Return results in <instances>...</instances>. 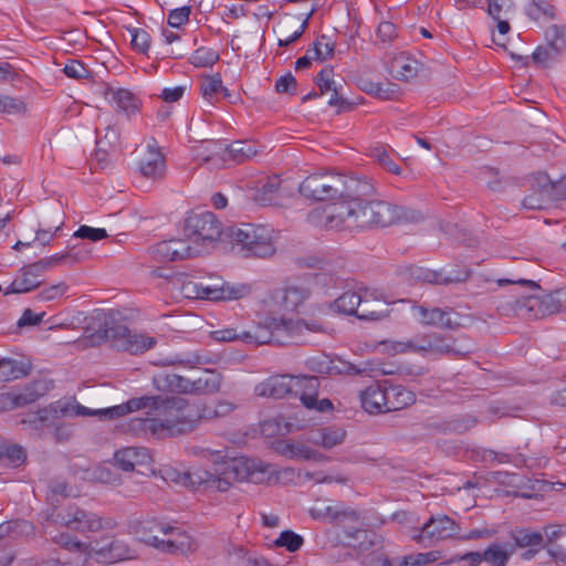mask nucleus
<instances>
[{
	"mask_svg": "<svg viewBox=\"0 0 566 566\" xmlns=\"http://www.w3.org/2000/svg\"><path fill=\"white\" fill-rule=\"evenodd\" d=\"M137 410H146V415L153 416L161 439L192 432L203 417L186 399L176 396H143L109 409L114 415H128Z\"/></svg>",
	"mask_w": 566,
	"mask_h": 566,
	"instance_id": "obj_1",
	"label": "nucleus"
},
{
	"mask_svg": "<svg viewBox=\"0 0 566 566\" xmlns=\"http://www.w3.org/2000/svg\"><path fill=\"white\" fill-rule=\"evenodd\" d=\"M273 473V465L269 463L258 459L241 458L224 461L212 470L199 468L186 472L182 482L193 489L226 492L235 481L264 483L271 480Z\"/></svg>",
	"mask_w": 566,
	"mask_h": 566,
	"instance_id": "obj_2",
	"label": "nucleus"
},
{
	"mask_svg": "<svg viewBox=\"0 0 566 566\" xmlns=\"http://www.w3.org/2000/svg\"><path fill=\"white\" fill-rule=\"evenodd\" d=\"M306 332L323 333L325 327L318 321L269 317L263 324H259L250 331L239 333L235 328H224L213 332V337L219 342L241 340L252 345H287L306 343L307 340L304 338Z\"/></svg>",
	"mask_w": 566,
	"mask_h": 566,
	"instance_id": "obj_3",
	"label": "nucleus"
},
{
	"mask_svg": "<svg viewBox=\"0 0 566 566\" xmlns=\"http://www.w3.org/2000/svg\"><path fill=\"white\" fill-rule=\"evenodd\" d=\"M356 230L389 227L415 219V211L382 200L352 201Z\"/></svg>",
	"mask_w": 566,
	"mask_h": 566,
	"instance_id": "obj_4",
	"label": "nucleus"
},
{
	"mask_svg": "<svg viewBox=\"0 0 566 566\" xmlns=\"http://www.w3.org/2000/svg\"><path fill=\"white\" fill-rule=\"evenodd\" d=\"M154 387L159 391L178 394L208 395L217 392L221 377L212 370H203L196 379H188L170 371H161L153 378Z\"/></svg>",
	"mask_w": 566,
	"mask_h": 566,
	"instance_id": "obj_5",
	"label": "nucleus"
},
{
	"mask_svg": "<svg viewBox=\"0 0 566 566\" xmlns=\"http://www.w3.org/2000/svg\"><path fill=\"white\" fill-rule=\"evenodd\" d=\"M229 237L241 247L244 256L268 258L275 252L273 229L269 226L241 223L229 229Z\"/></svg>",
	"mask_w": 566,
	"mask_h": 566,
	"instance_id": "obj_6",
	"label": "nucleus"
},
{
	"mask_svg": "<svg viewBox=\"0 0 566 566\" xmlns=\"http://www.w3.org/2000/svg\"><path fill=\"white\" fill-rule=\"evenodd\" d=\"M517 315L527 318H539L566 310V290H558L549 294L523 295L515 301Z\"/></svg>",
	"mask_w": 566,
	"mask_h": 566,
	"instance_id": "obj_7",
	"label": "nucleus"
},
{
	"mask_svg": "<svg viewBox=\"0 0 566 566\" xmlns=\"http://www.w3.org/2000/svg\"><path fill=\"white\" fill-rule=\"evenodd\" d=\"M307 221L326 230H356L352 201H344L315 208L310 211Z\"/></svg>",
	"mask_w": 566,
	"mask_h": 566,
	"instance_id": "obj_8",
	"label": "nucleus"
},
{
	"mask_svg": "<svg viewBox=\"0 0 566 566\" xmlns=\"http://www.w3.org/2000/svg\"><path fill=\"white\" fill-rule=\"evenodd\" d=\"M150 532H159L167 538H159L157 534H146L140 537L145 544L153 546L161 552L170 554H185L191 549L190 537L172 526H165L161 523H151Z\"/></svg>",
	"mask_w": 566,
	"mask_h": 566,
	"instance_id": "obj_9",
	"label": "nucleus"
},
{
	"mask_svg": "<svg viewBox=\"0 0 566 566\" xmlns=\"http://www.w3.org/2000/svg\"><path fill=\"white\" fill-rule=\"evenodd\" d=\"M184 231L189 241L200 244L217 241L222 232L220 221L210 211L190 214L185 221Z\"/></svg>",
	"mask_w": 566,
	"mask_h": 566,
	"instance_id": "obj_10",
	"label": "nucleus"
},
{
	"mask_svg": "<svg viewBox=\"0 0 566 566\" xmlns=\"http://www.w3.org/2000/svg\"><path fill=\"white\" fill-rule=\"evenodd\" d=\"M104 337L113 348L134 355L144 353L156 344L153 337L133 333L127 326L122 324L106 325Z\"/></svg>",
	"mask_w": 566,
	"mask_h": 566,
	"instance_id": "obj_11",
	"label": "nucleus"
},
{
	"mask_svg": "<svg viewBox=\"0 0 566 566\" xmlns=\"http://www.w3.org/2000/svg\"><path fill=\"white\" fill-rule=\"evenodd\" d=\"M459 525L446 514L431 516L420 528H415L411 538L423 546H430L458 535Z\"/></svg>",
	"mask_w": 566,
	"mask_h": 566,
	"instance_id": "obj_12",
	"label": "nucleus"
},
{
	"mask_svg": "<svg viewBox=\"0 0 566 566\" xmlns=\"http://www.w3.org/2000/svg\"><path fill=\"white\" fill-rule=\"evenodd\" d=\"M339 174H314L306 177L298 187L300 193L307 199L323 201L338 199Z\"/></svg>",
	"mask_w": 566,
	"mask_h": 566,
	"instance_id": "obj_13",
	"label": "nucleus"
},
{
	"mask_svg": "<svg viewBox=\"0 0 566 566\" xmlns=\"http://www.w3.org/2000/svg\"><path fill=\"white\" fill-rule=\"evenodd\" d=\"M306 376L275 375L255 386V394L260 397L282 399L294 394L300 396L303 385L298 382L301 378Z\"/></svg>",
	"mask_w": 566,
	"mask_h": 566,
	"instance_id": "obj_14",
	"label": "nucleus"
},
{
	"mask_svg": "<svg viewBox=\"0 0 566 566\" xmlns=\"http://www.w3.org/2000/svg\"><path fill=\"white\" fill-rule=\"evenodd\" d=\"M209 146L210 153L205 157V161L207 163L220 159L223 163L227 160H233L237 164H241L256 155V150L253 145L242 140H235L230 145L222 142H211Z\"/></svg>",
	"mask_w": 566,
	"mask_h": 566,
	"instance_id": "obj_15",
	"label": "nucleus"
},
{
	"mask_svg": "<svg viewBox=\"0 0 566 566\" xmlns=\"http://www.w3.org/2000/svg\"><path fill=\"white\" fill-rule=\"evenodd\" d=\"M403 274L406 279L410 282L440 285L461 283L467 281V279L469 277L468 271H459L454 275H446L442 271H434L418 265L408 266Z\"/></svg>",
	"mask_w": 566,
	"mask_h": 566,
	"instance_id": "obj_16",
	"label": "nucleus"
},
{
	"mask_svg": "<svg viewBox=\"0 0 566 566\" xmlns=\"http://www.w3.org/2000/svg\"><path fill=\"white\" fill-rule=\"evenodd\" d=\"M413 347L415 353L422 356L463 355V353L455 349L452 344L447 343L446 338L438 333L416 336V345Z\"/></svg>",
	"mask_w": 566,
	"mask_h": 566,
	"instance_id": "obj_17",
	"label": "nucleus"
},
{
	"mask_svg": "<svg viewBox=\"0 0 566 566\" xmlns=\"http://www.w3.org/2000/svg\"><path fill=\"white\" fill-rule=\"evenodd\" d=\"M339 182L338 199L344 201H360L374 191L373 185L364 178L339 174Z\"/></svg>",
	"mask_w": 566,
	"mask_h": 566,
	"instance_id": "obj_18",
	"label": "nucleus"
},
{
	"mask_svg": "<svg viewBox=\"0 0 566 566\" xmlns=\"http://www.w3.org/2000/svg\"><path fill=\"white\" fill-rule=\"evenodd\" d=\"M116 465L126 472L134 471L137 467H148L151 463L149 450L144 447H127L119 449L114 454Z\"/></svg>",
	"mask_w": 566,
	"mask_h": 566,
	"instance_id": "obj_19",
	"label": "nucleus"
},
{
	"mask_svg": "<svg viewBox=\"0 0 566 566\" xmlns=\"http://www.w3.org/2000/svg\"><path fill=\"white\" fill-rule=\"evenodd\" d=\"M359 297L361 302L357 310V318L378 321L385 316L384 311L380 308L384 305L381 293H378L376 290L363 289L360 290Z\"/></svg>",
	"mask_w": 566,
	"mask_h": 566,
	"instance_id": "obj_20",
	"label": "nucleus"
},
{
	"mask_svg": "<svg viewBox=\"0 0 566 566\" xmlns=\"http://www.w3.org/2000/svg\"><path fill=\"white\" fill-rule=\"evenodd\" d=\"M298 382L303 385L300 399L307 409H316L321 412H326L333 409V403L329 399H317V389L319 386L318 377L307 376L305 378H301Z\"/></svg>",
	"mask_w": 566,
	"mask_h": 566,
	"instance_id": "obj_21",
	"label": "nucleus"
},
{
	"mask_svg": "<svg viewBox=\"0 0 566 566\" xmlns=\"http://www.w3.org/2000/svg\"><path fill=\"white\" fill-rule=\"evenodd\" d=\"M105 95L116 112L124 113L128 118L136 115L140 109V99L127 88L109 87L106 90Z\"/></svg>",
	"mask_w": 566,
	"mask_h": 566,
	"instance_id": "obj_22",
	"label": "nucleus"
},
{
	"mask_svg": "<svg viewBox=\"0 0 566 566\" xmlns=\"http://www.w3.org/2000/svg\"><path fill=\"white\" fill-rule=\"evenodd\" d=\"M138 167L144 177L154 180L163 179L166 169L164 155L157 147L148 145L147 153L139 160Z\"/></svg>",
	"mask_w": 566,
	"mask_h": 566,
	"instance_id": "obj_23",
	"label": "nucleus"
},
{
	"mask_svg": "<svg viewBox=\"0 0 566 566\" xmlns=\"http://www.w3.org/2000/svg\"><path fill=\"white\" fill-rule=\"evenodd\" d=\"M223 282L224 280L222 277H210L207 282L189 280L184 282L181 291L185 296L189 298H202L218 302V297L212 290L220 289Z\"/></svg>",
	"mask_w": 566,
	"mask_h": 566,
	"instance_id": "obj_24",
	"label": "nucleus"
},
{
	"mask_svg": "<svg viewBox=\"0 0 566 566\" xmlns=\"http://www.w3.org/2000/svg\"><path fill=\"white\" fill-rule=\"evenodd\" d=\"M333 69H323L316 76L315 82L319 88V94L332 92L328 99L329 106L342 107L347 103L343 96V85L338 84L334 78Z\"/></svg>",
	"mask_w": 566,
	"mask_h": 566,
	"instance_id": "obj_25",
	"label": "nucleus"
},
{
	"mask_svg": "<svg viewBox=\"0 0 566 566\" xmlns=\"http://www.w3.org/2000/svg\"><path fill=\"white\" fill-rule=\"evenodd\" d=\"M361 406L370 415L386 412V385L374 384L360 392Z\"/></svg>",
	"mask_w": 566,
	"mask_h": 566,
	"instance_id": "obj_26",
	"label": "nucleus"
},
{
	"mask_svg": "<svg viewBox=\"0 0 566 566\" xmlns=\"http://www.w3.org/2000/svg\"><path fill=\"white\" fill-rule=\"evenodd\" d=\"M113 407L104 408V409H90L85 406H82L80 403H71L65 402L61 405L57 402L55 406L52 407L55 415L61 417H91V416H98V417H105L108 419H115L123 417L124 415H114L109 411Z\"/></svg>",
	"mask_w": 566,
	"mask_h": 566,
	"instance_id": "obj_27",
	"label": "nucleus"
},
{
	"mask_svg": "<svg viewBox=\"0 0 566 566\" xmlns=\"http://www.w3.org/2000/svg\"><path fill=\"white\" fill-rule=\"evenodd\" d=\"M310 515L314 520H319L323 522H333V521H357L358 513L352 509H345L340 505H316L310 509Z\"/></svg>",
	"mask_w": 566,
	"mask_h": 566,
	"instance_id": "obj_28",
	"label": "nucleus"
},
{
	"mask_svg": "<svg viewBox=\"0 0 566 566\" xmlns=\"http://www.w3.org/2000/svg\"><path fill=\"white\" fill-rule=\"evenodd\" d=\"M415 401V394L403 386H386V412L401 410Z\"/></svg>",
	"mask_w": 566,
	"mask_h": 566,
	"instance_id": "obj_29",
	"label": "nucleus"
},
{
	"mask_svg": "<svg viewBox=\"0 0 566 566\" xmlns=\"http://www.w3.org/2000/svg\"><path fill=\"white\" fill-rule=\"evenodd\" d=\"M510 538L514 542L515 548L537 547L545 548V536L543 533L531 527H515L510 532Z\"/></svg>",
	"mask_w": 566,
	"mask_h": 566,
	"instance_id": "obj_30",
	"label": "nucleus"
},
{
	"mask_svg": "<svg viewBox=\"0 0 566 566\" xmlns=\"http://www.w3.org/2000/svg\"><path fill=\"white\" fill-rule=\"evenodd\" d=\"M346 431L339 427H325L312 433L310 441L325 449H332L345 441Z\"/></svg>",
	"mask_w": 566,
	"mask_h": 566,
	"instance_id": "obj_31",
	"label": "nucleus"
},
{
	"mask_svg": "<svg viewBox=\"0 0 566 566\" xmlns=\"http://www.w3.org/2000/svg\"><path fill=\"white\" fill-rule=\"evenodd\" d=\"M30 363L22 359L2 357L0 359V382L19 379L29 374Z\"/></svg>",
	"mask_w": 566,
	"mask_h": 566,
	"instance_id": "obj_32",
	"label": "nucleus"
},
{
	"mask_svg": "<svg viewBox=\"0 0 566 566\" xmlns=\"http://www.w3.org/2000/svg\"><path fill=\"white\" fill-rule=\"evenodd\" d=\"M49 391V385L45 380L39 379L27 385L19 394L14 396V405L23 407L35 402Z\"/></svg>",
	"mask_w": 566,
	"mask_h": 566,
	"instance_id": "obj_33",
	"label": "nucleus"
},
{
	"mask_svg": "<svg viewBox=\"0 0 566 566\" xmlns=\"http://www.w3.org/2000/svg\"><path fill=\"white\" fill-rule=\"evenodd\" d=\"M73 516V524L71 531H75L78 533H87V532H98L103 528V522L99 516L95 513L87 512L81 507Z\"/></svg>",
	"mask_w": 566,
	"mask_h": 566,
	"instance_id": "obj_34",
	"label": "nucleus"
},
{
	"mask_svg": "<svg viewBox=\"0 0 566 566\" xmlns=\"http://www.w3.org/2000/svg\"><path fill=\"white\" fill-rule=\"evenodd\" d=\"M218 301H237L249 296L252 292L248 283H237L224 281L220 289H213Z\"/></svg>",
	"mask_w": 566,
	"mask_h": 566,
	"instance_id": "obj_35",
	"label": "nucleus"
},
{
	"mask_svg": "<svg viewBox=\"0 0 566 566\" xmlns=\"http://www.w3.org/2000/svg\"><path fill=\"white\" fill-rule=\"evenodd\" d=\"M127 431L134 436L161 439L157 424L153 416L146 415L145 418L135 417L129 419Z\"/></svg>",
	"mask_w": 566,
	"mask_h": 566,
	"instance_id": "obj_36",
	"label": "nucleus"
},
{
	"mask_svg": "<svg viewBox=\"0 0 566 566\" xmlns=\"http://www.w3.org/2000/svg\"><path fill=\"white\" fill-rule=\"evenodd\" d=\"M359 294L360 290L358 292L346 291L332 303L331 308L335 312L357 317V310L361 302Z\"/></svg>",
	"mask_w": 566,
	"mask_h": 566,
	"instance_id": "obj_37",
	"label": "nucleus"
},
{
	"mask_svg": "<svg viewBox=\"0 0 566 566\" xmlns=\"http://www.w3.org/2000/svg\"><path fill=\"white\" fill-rule=\"evenodd\" d=\"M78 510L77 505H67L66 507H63L61 510L53 509L50 514L46 515L44 525V532L49 534V525L55 524L60 526H64L69 530L72 528L73 524V516H75L76 511Z\"/></svg>",
	"mask_w": 566,
	"mask_h": 566,
	"instance_id": "obj_38",
	"label": "nucleus"
},
{
	"mask_svg": "<svg viewBox=\"0 0 566 566\" xmlns=\"http://www.w3.org/2000/svg\"><path fill=\"white\" fill-rule=\"evenodd\" d=\"M549 203V195L545 185H538L536 181L535 185H533L532 192L522 201L523 207L530 210H542L547 208Z\"/></svg>",
	"mask_w": 566,
	"mask_h": 566,
	"instance_id": "obj_39",
	"label": "nucleus"
},
{
	"mask_svg": "<svg viewBox=\"0 0 566 566\" xmlns=\"http://www.w3.org/2000/svg\"><path fill=\"white\" fill-rule=\"evenodd\" d=\"M513 553L514 547L506 551L502 544L493 543L483 551V558L490 566H505Z\"/></svg>",
	"mask_w": 566,
	"mask_h": 566,
	"instance_id": "obj_40",
	"label": "nucleus"
},
{
	"mask_svg": "<svg viewBox=\"0 0 566 566\" xmlns=\"http://www.w3.org/2000/svg\"><path fill=\"white\" fill-rule=\"evenodd\" d=\"M420 63L416 59L399 56L392 62L396 76L402 81H409L417 76Z\"/></svg>",
	"mask_w": 566,
	"mask_h": 566,
	"instance_id": "obj_41",
	"label": "nucleus"
},
{
	"mask_svg": "<svg viewBox=\"0 0 566 566\" xmlns=\"http://www.w3.org/2000/svg\"><path fill=\"white\" fill-rule=\"evenodd\" d=\"M67 258L70 259L72 258V255L57 253L51 256L43 258L34 263L27 265L25 273L34 274V276H40L45 271L62 265Z\"/></svg>",
	"mask_w": 566,
	"mask_h": 566,
	"instance_id": "obj_42",
	"label": "nucleus"
},
{
	"mask_svg": "<svg viewBox=\"0 0 566 566\" xmlns=\"http://www.w3.org/2000/svg\"><path fill=\"white\" fill-rule=\"evenodd\" d=\"M353 537L358 541L354 546L363 556L376 548H380L381 539L376 533L366 530H357L353 534Z\"/></svg>",
	"mask_w": 566,
	"mask_h": 566,
	"instance_id": "obj_43",
	"label": "nucleus"
},
{
	"mask_svg": "<svg viewBox=\"0 0 566 566\" xmlns=\"http://www.w3.org/2000/svg\"><path fill=\"white\" fill-rule=\"evenodd\" d=\"M538 185H545L551 202L566 199V177L554 182L546 174H538L535 177Z\"/></svg>",
	"mask_w": 566,
	"mask_h": 566,
	"instance_id": "obj_44",
	"label": "nucleus"
},
{
	"mask_svg": "<svg viewBox=\"0 0 566 566\" xmlns=\"http://www.w3.org/2000/svg\"><path fill=\"white\" fill-rule=\"evenodd\" d=\"M283 452L291 459L319 461L323 458L318 451L310 448L304 443H287Z\"/></svg>",
	"mask_w": 566,
	"mask_h": 566,
	"instance_id": "obj_45",
	"label": "nucleus"
},
{
	"mask_svg": "<svg viewBox=\"0 0 566 566\" xmlns=\"http://www.w3.org/2000/svg\"><path fill=\"white\" fill-rule=\"evenodd\" d=\"M547 45L559 55L566 51V29L558 25H552L546 31Z\"/></svg>",
	"mask_w": 566,
	"mask_h": 566,
	"instance_id": "obj_46",
	"label": "nucleus"
},
{
	"mask_svg": "<svg viewBox=\"0 0 566 566\" xmlns=\"http://www.w3.org/2000/svg\"><path fill=\"white\" fill-rule=\"evenodd\" d=\"M307 53L313 60L325 61L334 54V43L327 40L326 35H321L313 43V46L307 50Z\"/></svg>",
	"mask_w": 566,
	"mask_h": 566,
	"instance_id": "obj_47",
	"label": "nucleus"
},
{
	"mask_svg": "<svg viewBox=\"0 0 566 566\" xmlns=\"http://www.w3.org/2000/svg\"><path fill=\"white\" fill-rule=\"evenodd\" d=\"M308 297V291L298 286H289L284 290L283 305L289 311L296 310Z\"/></svg>",
	"mask_w": 566,
	"mask_h": 566,
	"instance_id": "obj_48",
	"label": "nucleus"
},
{
	"mask_svg": "<svg viewBox=\"0 0 566 566\" xmlns=\"http://www.w3.org/2000/svg\"><path fill=\"white\" fill-rule=\"evenodd\" d=\"M483 460L490 464L495 463H510L513 462L516 465H525L526 459L522 454H509L504 452H496L493 450H484Z\"/></svg>",
	"mask_w": 566,
	"mask_h": 566,
	"instance_id": "obj_49",
	"label": "nucleus"
},
{
	"mask_svg": "<svg viewBox=\"0 0 566 566\" xmlns=\"http://www.w3.org/2000/svg\"><path fill=\"white\" fill-rule=\"evenodd\" d=\"M223 88L222 80L219 74L207 76L202 80L200 91L205 99L213 104V98Z\"/></svg>",
	"mask_w": 566,
	"mask_h": 566,
	"instance_id": "obj_50",
	"label": "nucleus"
},
{
	"mask_svg": "<svg viewBox=\"0 0 566 566\" xmlns=\"http://www.w3.org/2000/svg\"><path fill=\"white\" fill-rule=\"evenodd\" d=\"M0 444L3 448L1 452V459L7 458L12 465L18 467L27 459L25 450L22 447L18 444H7V441L1 436Z\"/></svg>",
	"mask_w": 566,
	"mask_h": 566,
	"instance_id": "obj_51",
	"label": "nucleus"
},
{
	"mask_svg": "<svg viewBox=\"0 0 566 566\" xmlns=\"http://www.w3.org/2000/svg\"><path fill=\"white\" fill-rule=\"evenodd\" d=\"M478 423L476 417L472 415H464L455 417L446 423V432L464 433L472 429Z\"/></svg>",
	"mask_w": 566,
	"mask_h": 566,
	"instance_id": "obj_52",
	"label": "nucleus"
},
{
	"mask_svg": "<svg viewBox=\"0 0 566 566\" xmlns=\"http://www.w3.org/2000/svg\"><path fill=\"white\" fill-rule=\"evenodd\" d=\"M36 277L38 276H34V274H27L25 266H24L22 276L14 280L10 284L9 290L6 292V294L30 292L31 290H33L40 285V281H38Z\"/></svg>",
	"mask_w": 566,
	"mask_h": 566,
	"instance_id": "obj_53",
	"label": "nucleus"
},
{
	"mask_svg": "<svg viewBox=\"0 0 566 566\" xmlns=\"http://www.w3.org/2000/svg\"><path fill=\"white\" fill-rule=\"evenodd\" d=\"M274 543L276 546L285 547L289 552H296L302 547L304 541L293 531H283Z\"/></svg>",
	"mask_w": 566,
	"mask_h": 566,
	"instance_id": "obj_54",
	"label": "nucleus"
},
{
	"mask_svg": "<svg viewBox=\"0 0 566 566\" xmlns=\"http://www.w3.org/2000/svg\"><path fill=\"white\" fill-rule=\"evenodd\" d=\"M171 250L175 261L185 260L199 254L197 249L192 248L188 241L182 239H172Z\"/></svg>",
	"mask_w": 566,
	"mask_h": 566,
	"instance_id": "obj_55",
	"label": "nucleus"
},
{
	"mask_svg": "<svg viewBox=\"0 0 566 566\" xmlns=\"http://www.w3.org/2000/svg\"><path fill=\"white\" fill-rule=\"evenodd\" d=\"M413 311L421 324L430 326H437V324H439V318L441 317V308H428L423 305H419L415 306Z\"/></svg>",
	"mask_w": 566,
	"mask_h": 566,
	"instance_id": "obj_56",
	"label": "nucleus"
},
{
	"mask_svg": "<svg viewBox=\"0 0 566 566\" xmlns=\"http://www.w3.org/2000/svg\"><path fill=\"white\" fill-rule=\"evenodd\" d=\"M219 60V55L210 49L199 48L191 56V63L197 67L213 65Z\"/></svg>",
	"mask_w": 566,
	"mask_h": 566,
	"instance_id": "obj_57",
	"label": "nucleus"
},
{
	"mask_svg": "<svg viewBox=\"0 0 566 566\" xmlns=\"http://www.w3.org/2000/svg\"><path fill=\"white\" fill-rule=\"evenodd\" d=\"M280 181L276 178L268 180L259 190L256 201L262 206L271 205L275 199V193L279 190Z\"/></svg>",
	"mask_w": 566,
	"mask_h": 566,
	"instance_id": "obj_58",
	"label": "nucleus"
},
{
	"mask_svg": "<svg viewBox=\"0 0 566 566\" xmlns=\"http://www.w3.org/2000/svg\"><path fill=\"white\" fill-rule=\"evenodd\" d=\"M512 10V0H488V12L493 19L507 18Z\"/></svg>",
	"mask_w": 566,
	"mask_h": 566,
	"instance_id": "obj_59",
	"label": "nucleus"
},
{
	"mask_svg": "<svg viewBox=\"0 0 566 566\" xmlns=\"http://www.w3.org/2000/svg\"><path fill=\"white\" fill-rule=\"evenodd\" d=\"M151 258L158 262H174V254L171 253V240L161 241L150 248Z\"/></svg>",
	"mask_w": 566,
	"mask_h": 566,
	"instance_id": "obj_60",
	"label": "nucleus"
},
{
	"mask_svg": "<svg viewBox=\"0 0 566 566\" xmlns=\"http://www.w3.org/2000/svg\"><path fill=\"white\" fill-rule=\"evenodd\" d=\"M361 565L363 566H396V562H395V559H389L385 553L380 552L379 548H376L361 557Z\"/></svg>",
	"mask_w": 566,
	"mask_h": 566,
	"instance_id": "obj_61",
	"label": "nucleus"
},
{
	"mask_svg": "<svg viewBox=\"0 0 566 566\" xmlns=\"http://www.w3.org/2000/svg\"><path fill=\"white\" fill-rule=\"evenodd\" d=\"M25 111V104L20 98L8 95H0V112L9 115H15Z\"/></svg>",
	"mask_w": 566,
	"mask_h": 566,
	"instance_id": "obj_62",
	"label": "nucleus"
},
{
	"mask_svg": "<svg viewBox=\"0 0 566 566\" xmlns=\"http://www.w3.org/2000/svg\"><path fill=\"white\" fill-rule=\"evenodd\" d=\"M132 46L140 53H147L150 45V35L144 29H132Z\"/></svg>",
	"mask_w": 566,
	"mask_h": 566,
	"instance_id": "obj_63",
	"label": "nucleus"
},
{
	"mask_svg": "<svg viewBox=\"0 0 566 566\" xmlns=\"http://www.w3.org/2000/svg\"><path fill=\"white\" fill-rule=\"evenodd\" d=\"M69 290V286L64 282L53 284L49 287L43 289L36 298L42 302L54 301L62 297Z\"/></svg>",
	"mask_w": 566,
	"mask_h": 566,
	"instance_id": "obj_64",
	"label": "nucleus"
}]
</instances>
